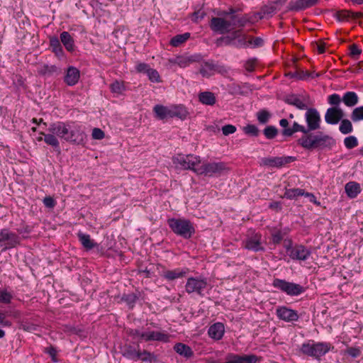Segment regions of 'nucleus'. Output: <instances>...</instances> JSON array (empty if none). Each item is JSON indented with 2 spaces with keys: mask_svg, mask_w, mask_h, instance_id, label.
<instances>
[{
  "mask_svg": "<svg viewBox=\"0 0 363 363\" xmlns=\"http://www.w3.org/2000/svg\"><path fill=\"white\" fill-rule=\"evenodd\" d=\"M307 125L294 121L291 127L286 118L279 121V125L283 128L281 135L284 137H291L297 132L302 133L301 137L297 140V145L304 150H331L336 145V140L332 136L321 131L314 132L320 128L321 118L320 113L315 108H308L305 113Z\"/></svg>",
  "mask_w": 363,
  "mask_h": 363,
  "instance_id": "nucleus-1",
  "label": "nucleus"
},
{
  "mask_svg": "<svg viewBox=\"0 0 363 363\" xmlns=\"http://www.w3.org/2000/svg\"><path fill=\"white\" fill-rule=\"evenodd\" d=\"M216 44L218 47L223 45H233L238 48H247L250 45L253 48H259L264 45V40L260 37L250 38L247 40L246 34L243 33L242 29H238L234 30L228 35H223L218 38Z\"/></svg>",
  "mask_w": 363,
  "mask_h": 363,
  "instance_id": "nucleus-2",
  "label": "nucleus"
},
{
  "mask_svg": "<svg viewBox=\"0 0 363 363\" xmlns=\"http://www.w3.org/2000/svg\"><path fill=\"white\" fill-rule=\"evenodd\" d=\"M209 27L216 33L228 35L234 30L242 29L245 27V21L244 18L235 16L232 20L222 17H212Z\"/></svg>",
  "mask_w": 363,
  "mask_h": 363,
  "instance_id": "nucleus-3",
  "label": "nucleus"
},
{
  "mask_svg": "<svg viewBox=\"0 0 363 363\" xmlns=\"http://www.w3.org/2000/svg\"><path fill=\"white\" fill-rule=\"evenodd\" d=\"M333 349L334 346H333L330 342H315L314 340H310L301 345L299 352L302 354L320 360L321 357L324 356L326 353Z\"/></svg>",
  "mask_w": 363,
  "mask_h": 363,
  "instance_id": "nucleus-4",
  "label": "nucleus"
},
{
  "mask_svg": "<svg viewBox=\"0 0 363 363\" xmlns=\"http://www.w3.org/2000/svg\"><path fill=\"white\" fill-rule=\"evenodd\" d=\"M167 224L175 235L185 240L191 238L196 233L193 223L189 219L170 218L167 219Z\"/></svg>",
  "mask_w": 363,
  "mask_h": 363,
  "instance_id": "nucleus-5",
  "label": "nucleus"
},
{
  "mask_svg": "<svg viewBox=\"0 0 363 363\" xmlns=\"http://www.w3.org/2000/svg\"><path fill=\"white\" fill-rule=\"evenodd\" d=\"M68 135L66 142L72 145L84 147L87 142V135L85 133V126L76 121H69Z\"/></svg>",
  "mask_w": 363,
  "mask_h": 363,
  "instance_id": "nucleus-6",
  "label": "nucleus"
},
{
  "mask_svg": "<svg viewBox=\"0 0 363 363\" xmlns=\"http://www.w3.org/2000/svg\"><path fill=\"white\" fill-rule=\"evenodd\" d=\"M272 286L279 291L289 296H298L306 291V287L303 286L286 281L279 278H274Z\"/></svg>",
  "mask_w": 363,
  "mask_h": 363,
  "instance_id": "nucleus-7",
  "label": "nucleus"
},
{
  "mask_svg": "<svg viewBox=\"0 0 363 363\" xmlns=\"http://www.w3.org/2000/svg\"><path fill=\"white\" fill-rule=\"evenodd\" d=\"M172 162L177 167L181 169L191 170L196 173L199 164H201V158L199 156L194 155L179 154L172 158Z\"/></svg>",
  "mask_w": 363,
  "mask_h": 363,
  "instance_id": "nucleus-8",
  "label": "nucleus"
},
{
  "mask_svg": "<svg viewBox=\"0 0 363 363\" xmlns=\"http://www.w3.org/2000/svg\"><path fill=\"white\" fill-rule=\"evenodd\" d=\"M227 164L223 162H203L196 170L197 175L205 177L220 176L223 172L228 170Z\"/></svg>",
  "mask_w": 363,
  "mask_h": 363,
  "instance_id": "nucleus-9",
  "label": "nucleus"
},
{
  "mask_svg": "<svg viewBox=\"0 0 363 363\" xmlns=\"http://www.w3.org/2000/svg\"><path fill=\"white\" fill-rule=\"evenodd\" d=\"M208 287L207 279L201 277H191L186 280L185 291L187 294H196L198 296H204V291Z\"/></svg>",
  "mask_w": 363,
  "mask_h": 363,
  "instance_id": "nucleus-10",
  "label": "nucleus"
},
{
  "mask_svg": "<svg viewBox=\"0 0 363 363\" xmlns=\"http://www.w3.org/2000/svg\"><path fill=\"white\" fill-rule=\"evenodd\" d=\"M21 238L18 234L13 233L8 228L0 230V247H2L1 252L15 248L21 244Z\"/></svg>",
  "mask_w": 363,
  "mask_h": 363,
  "instance_id": "nucleus-11",
  "label": "nucleus"
},
{
  "mask_svg": "<svg viewBox=\"0 0 363 363\" xmlns=\"http://www.w3.org/2000/svg\"><path fill=\"white\" fill-rule=\"evenodd\" d=\"M286 252L293 260L306 261L311 255V249L303 245L286 247Z\"/></svg>",
  "mask_w": 363,
  "mask_h": 363,
  "instance_id": "nucleus-12",
  "label": "nucleus"
},
{
  "mask_svg": "<svg viewBox=\"0 0 363 363\" xmlns=\"http://www.w3.org/2000/svg\"><path fill=\"white\" fill-rule=\"evenodd\" d=\"M262 357L254 354H239L235 353H228L225 356L223 363H257L262 360Z\"/></svg>",
  "mask_w": 363,
  "mask_h": 363,
  "instance_id": "nucleus-13",
  "label": "nucleus"
},
{
  "mask_svg": "<svg viewBox=\"0 0 363 363\" xmlns=\"http://www.w3.org/2000/svg\"><path fill=\"white\" fill-rule=\"evenodd\" d=\"M296 160V157L293 156L263 157L261 159L260 165L268 167L281 168Z\"/></svg>",
  "mask_w": 363,
  "mask_h": 363,
  "instance_id": "nucleus-14",
  "label": "nucleus"
},
{
  "mask_svg": "<svg viewBox=\"0 0 363 363\" xmlns=\"http://www.w3.org/2000/svg\"><path fill=\"white\" fill-rule=\"evenodd\" d=\"M262 235L259 233H254L251 236L247 237L243 242L244 247L248 250L253 252H264V247L261 242Z\"/></svg>",
  "mask_w": 363,
  "mask_h": 363,
  "instance_id": "nucleus-15",
  "label": "nucleus"
},
{
  "mask_svg": "<svg viewBox=\"0 0 363 363\" xmlns=\"http://www.w3.org/2000/svg\"><path fill=\"white\" fill-rule=\"evenodd\" d=\"M276 315L279 320L285 322H294L297 321L299 318L297 311L285 306L277 307L276 309Z\"/></svg>",
  "mask_w": 363,
  "mask_h": 363,
  "instance_id": "nucleus-16",
  "label": "nucleus"
},
{
  "mask_svg": "<svg viewBox=\"0 0 363 363\" xmlns=\"http://www.w3.org/2000/svg\"><path fill=\"white\" fill-rule=\"evenodd\" d=\"M310 97L308 95L302 96L301 97L297 94H290L286 96L284 101L289 104L295 106L300 110H307L308 108L307 104H309Z\"/></svg>",
  "mask_w": 363,
  "mask_h": 363,
  "instance_id": "nucleus-17",
  "label": "nucleus"
},
{
  "mask_svg": "<svg viewBox=\"0 0 363 363\" xmlns=\"http://www.w3.org/2000/svg\"><path fill=\"white\" fill-rule=\"evenodd\" d=\"M69 126V121L66 122L57 121L50 123L48 130L49 133L55 134L57 137L66 141V138L68 135Z\"/></svg>",
  "mask_w": 363,
  "mask_h": 363,
  "instance_id": "nucleus-18",
  "label": "nucleus"
},
{
  "mask_svg": "<svg viewBox=\"0 0 363 363\" xmlns=\"http://www.w3.org/2000/svg\"><path fill=\"white\" fill-rule=\"evenodd\" d=\"M345 113L340 107L328 108L325 114V121L328 124H337L344 117Z\"/></svg>",
  "mask_w": 363,
  "mask_h": 363,
  "instance_id": "nucleus-19",
  "label": "nucleus"
},
{
  "mask_svg": "<svg viewBox=\"0 0 363 363\" xmlns=\"http://www.w3.org/2000/svg\"><path fill=\"white\" fill-rule=\"evenodd\" d=\"M320 0H294L291 1L288 4V10L298 12L311 8L319 2Z\"/></svg>",
  "mask_w": 363,
  "mask_h": 363,
  "instance_id": "nucleus-20",
  "label": "nucleus"
},
{
  "mask_svg": "<svg viewBox=\"0 0 363 363\" xmlns=\"http://www.w3.org/2000/svg\"><path fill=\"white\" fill-rule=\"evenodd\" d=\"M189 272L190 270L187 267L176 268L172 270L164 269L160 275L167 281H171L186 277Z\"/></svg>",
  "mask_w": 363,
  "mask_h": 363,
  "instance_id": "nucleus-21",
  "label": "nucleus"
},
{
  "mask_svg": "<svg viewBox=\"0 0 363 363\" xmlns=\"http://www.w3.org/2000/svg\"><path fill=\"white\" fill-rule=\"evenodd\" d=\"M80 78L79 70L73 66L67 67L64 77V82L70 86L76 85Z\"/></svg>",
  "mask_w": 363,
  "mask_h": 363,
  "instance_id": "nucleus-22",
  "label": "nucleus"
},
{
  "mask_svg": "<svg viewBox=\"0 0 363 363\" xmlns=\"http://www.w3.org/2000/svg\"><path fill=\"white\" fill-rule=\"evenodd\" d=\"M40 136L37 138V140L38 142L44 140V142L51 147H53V149L55 151H59L60 150V142L57 138V135L55 134L49 133H45L43 132L40 133Z\"/></svg>",
  "mask_w": 363,
  "mask_h": 363,
  "instance_id": "nucleus-23",
  "label": "nucleus"
},
{
  "mask_svg": "<svg viewBox=\"0 0 363 363\" xmlns=\"http://www.w3.org/2000/svg\"><path fill=\"white\" fill-rule=\"evenodd\" d=\"M169 336L168 334L157 331L143 333V334L141 335V340H144L146 342L160 341L163 342H167L169 341Z\"/></svg>",
  "mask_w": 363,
  "mask_h": 363,
  "instance_id": "nucleus-24",
  "label": "nucleus"
},
{
  "mask_svg": "<svg viewBox=\"0 0 363 363\" xmlns=\"http://www.w3.org/2000/svg\"><path fill=\"white\" fill-rule=\"evenodd\" d=\"M225 327L223 323L218 322L211 325L208 330L210 337L215 340H220L223 337Z\"/></svg>",
  "mask_w": 363,
  "mask_h": 363,
  "instance_id": "nucleus-25",
  "label": "nucleus"
},
{
  "mask_svg": "<svg viewBox=\"0 0 363 363\" xmlns=\"http://www.w3.org/2000/svg\"><path fill=\"white\" fill-rule=\"evenodd\" d=\"M49 45L51 51L58 58H61L65 56V52L61 45L60 38L59 39L57 36L49 37Z\"/></svg>",
  "mask_w": 363,
  "mask_h": 363,
  "instance_id": "nucleus-26",
  "label": "nucleus"
},
{
  "mask_svg": "<svg viewBox=\"0 0 363 363\" xmlns=\"http://www.w3.org/2000/svg\"><path fill=\"white\" fill-rule=\"evenodd\" d=\"M60 41L66 50L72 52L75 50L74 40L70 33L67 31H63L60 33Z\"/></svg>",
  "mask_w": 363,
  "mask_h": 363,
  "instance_id": "nucleus-27",
  "label": "nucleus"
},
{
  "mask_svg": "<svg viewBox=\"0 0 363 363\" xmlns=\"http://www.w3.org/2000/svg\"><path fill=\"white\" fill-rule=\"evenodd\" d=\"M345 190L349 198L354 199L360 194L362 189L359 183L356 182H349L345 184Z\"/></svg>",
  "mask_w": 363,
  "mask_h": 363,
  "instance_id": "nucleus-28",
  "label": "nucleus"
},
{
  "mask_svg": "<svg viewBox=\"0 0 363 363\" xmlns=\"http://www.w3.org/2000/svg\"><path fill=\"white\" fill-rule=\"evenodd\" d=\"M19 324L20 329L30 333L37 331L39 327V323L35 320H31L28 318H23Z\"/></svg>",
  "mask_w": 363,
  "mask_h": 363,
  "instance_id": "nucleus-29",
  "label": "nucleus"
},
{
  "mask_svg": "<svg viewBox=\"0 0 363 363\" xmlns=\"http://www.w3.org/2000/svg\"><path fill=\"white\" fill-rule=\"evenodd\" d=\"M199 101L204 105L213 106L216 103L215 94L208 91H201L198 95Z\"/></svg>",
  "mask_w": 363,
  "mask_h": 363,
  "instance_id": "nucleus-30",
  "label": "nucleus"
},
{
  "mask_svg": "<svg viewBox=\"0 0 363 363\" xmlns=\"http://www.w3.org/2000/svg\"><path fill=\"white\" fill-rule=\"evenodd\" d=\"M174 350L177 353L186 359H189L194 355V352L191 348L189 345L182 342L175 344Z\"/></svg>",
  "mask_w": 363,
  "mask_h": 363,
  "instance_id": "nucleus-31",
  "label": "nucleus"
},
{
  "mask_svg": "<svg viewBox=\"0 0 363 363\" xmlns=\"http://www.w3.org/2000/svg\"><path fill=\"white\" fill-rule=\"evenodd\" d=\"M189 112L186 108L183 105L174 106L170 108V118H179L182 120L186 118Z\"/></svg>",
  "mask_w": 363,
  "mask_h": 363,
  "instance_id": "nucleus-32",
  "label": "nucleus"
},
{
  "mask_svg": "<svg viewBox=\"0 0 363 363\" xmlns=\"http://www.w3.org/2000/svg\"><path fill=\"white\" fill-rule=\"evenodd\" d=\"M77 238L82 246L87 250L93 249L96 245V243L94 241V240L91 239V237L89 234L79 232L77 233Z\"/></svg>",
  "mask_w": 363,
  "mask_h": 363,
  "instance_id": "nucleus-33",
  "label": "nucleus"
},
{
  "mask_svg": "<svg viewBox=\"0 0 363 363\" xmlns=\"http://www.w3.org/2000/svg\"><path fill=\"white\" fill-rule=\"evenodd\" d=\"M155 117L159 120H164L167 117L170 118V108L163 105H155L153 108Z\"/></svg>",
  "mask_w": 363,
  "mask_h": 363,
  "instance_id": "nucleus-34",
  "label": "nucleus"
},
{
  "mask_svg": "<svg viewBox=\"0 0 363 363\" xmlns=\"http://www.w3.org/2000/svg\"><path fill=\"white\" fill-rule=\"evenodd\" d=\"M359 101L357 94L354 91H347L342 96V102L348 107L354 106Z\"/></svg>",
  "mask_w": 363,
  "mask_h": 363,
  "instance_id": "nucleus-35",
  "label": "nucleus"
},
{
  "mask_svg": "<svg viewBox=\"0 0 363 363\" xmlns=\"http://www.w3.org/2000/svg\"><path fill=\"white\" fill-rule=\"evenodd\" d=\"M139 344L137 345V347L130 345H125L123 349V356L133 360H137L139 352Z\"/></svg>",
  "mask_w": 363,
  "mask_h": 363,
  "instance_id": "nucleus-36",
  "label": "nucleus"
},
{
  "mask_svg": "<svg viewBox=\"0 0 363 363\" xmlns=\"http://www.w3.org/2000/svg\"><path fill=\"white\" fill-rule=\"evenodd\" d=\"M139 299V295L135 293L123 294L121 296V301L125 302L128 309L133 310L137 301Z\"/></svg>",
  "mask_w": 363,
  "mask_h": 363,
  "instance_id": "nucleus-37",
  "label": "nucleus"
},
{
  "mask_svg": "<svg viewBox=\"0 0 363 363\" xmlns=\"http://www.w3.org/2000/svg\"><path fill=\"white\" fill-rule=\"evenodd\" d=\"M111 91L113 94H123L128 90L125 83L123 81L115 80L109 86Z\"/></svg>",
  "mask_w": 363,
  "mask_h": 363,
  "instance_id": "nucleus-38",
  "label": "nucleus"
},
{
  "mask_svg": "<svg viewBox=\"0 0 363 363\" xmlns=\"http://www.w3.org/2000/svg\"><path fill=\"white\" fill-rule=\"evenodd\" d=\"M305 190L299 188L286 189L283 198L294 199L298 196H304Z\"/></svg>",
  "mask_w": 363,
  "mask_h": 363,
  "instance_id": "nucleus-39",
  "label": "nucleus"
},
{
  "mask_svg": "<svg viewBox=\"0 0 363 363\" xmlns=\"http://www.w3.org/2000/svg\"><path fill=\"white\" fill-rule=\"evenodd\" d=\"M271 242L274 245H279L281 242L284 239V235L287 233V232H283L280 229H277L274 228L271 230Z\"/></svg>",
  "mask_w": 363,
  "mask_h": 363,
  "instance_id": "nucleus-40",
  "label": "nucleus"
},
{
  "mask_svg": "<svg viewBox=\"0 0 363 363\" xmlns=\"http://www.w3.org/2000/svg\"><path fill=\"white\" fill-rule=\"evenodd\" d=\"M190 35L189 33L177 35L172 38L169 44L173 47H179L185 43L190 38Z\"/></svg>",
  "mask_w": 363,
  "mask_h": 363,
  "instance_id": "nucleus-41",
  "label": "nucleus"
},
{
  "mask_svg": "<svg viewBox=\"0 0 363 363\" xmlns=\"http://www.w3.org/2000/svg\"><path fill=\"white\" fill-rule=\"evenodd\" d=\"M215 68L216 66L212 60L206 61L201 65V67L199 69V73L203 77H209L212 74L209 71H213L215 70Z\"/></svg>",
  "mask_w": 363,
  "mask_h": 363,
  "instance_id": "nucleus-42",
  "label": "nucleus"
},
{
  "mask_svg": "<svg viewBox=\"0 0 363 363\" xmlns=\"http://www.w3.org/2000/svg\"><path fill=\"white\" fill-rule=\"evenodd\" d=\"M138 357H137V360H141L143 362H156L157 359V357L150 352L144 350L143 351H140L138 352Z\"/></svg>",
  "mask_w": 363,
  "mask_h": 363,
  "instance_id": "nucleus-43",
  "label": "nucleus"
},
{
  "mask_svg": "<svg viewBox=\"0 0 363 363\" xmlns=\"http://www.w3.org/2000/svg\"><path fill=\"white\" fill-rule=\"evenodd\" d=\"M59 69L56 65H43L38 70V73L41 75L51 76L55 73L58 72Z\"/></svg>",
  "mask_w": 363,
  "mask_h": 363,
  "instance_id": "nucleus-44",
  "label": "nucleus"
},
{
  "mask_svg": "<svg viewBox=\"0 0 363 363\" xmlns=\"http://www.w3.org/2000/svg\"><path fill=\"white\" fill-rule=\"evenodd\" d=\"M200 56H191L189 58H184L182 57H178L177 58L176 63L180 67H186L189 66L191 62L199 61Z\"/></svg>",
  "mask_w": 363,
  "mask_h": 363,
  "instance_id": "nucleus-45",
  "label": "nucleus"
},
{
  "mask_svg": "<svg viewBox=\"0 0 363 363\" xmlns=\"http://www.w3.org/2000/svg\"><path fill=\"white\" fill-rule=\"evenodd\" d=\"M13 299V294L6 288L0 289V303L10 304Z\"/></svg>",
  "mask_w": 363,
  "mask_h": 363,
  "instance_id": "nucleus-46",
  "label": "nucleus"
},
{
  "mask_svg": "<svg viewBox=\"0 0 363 363\" xmlns=\"http://www.w3.org/2000/svg\"><path fill=\"white\" fill-rule=\"evenodd\" d=\"M339 130L342 134H349L353 130L352 124L348 119H342Z\"/></svg>",
  "mask_w": 363,
  "mask_h": 363,
  "instance_id": "nucleus-47",
  "label": "nucleus"
},
{
  "mask_svg": "<svg viewBox=\"0 0 363 363\" xmlns=\"http://www.w3.org/2000/svg\"><path fill=\"white\" fill-rule=\"evenodd\" d=\"M224 16L228 17V20H232V18L233 17H238V18H244V21H245V26H246V24L250 22V19L249 18L247 17V15H240V14H237L236 13V10L233 8H230L228 9V11H224L223 13Z\"/></svg>",
  "mask_w": 363,
  "mask_h": 363,
  "instance_id": "nucleus-48",
  "label": "nucleus"
},
{
  "mask_svg": "<svg viewBox=\"0 0 363 363\" xmlns=\"http://www.w3.org/2000/svg\"><path fill=\"white\" fill-rule=\"evenodd\" d=\"M263 134L267 139L272 140L278 135V129L274 125H268L263 130Z\"/></svg>",
  "mask_w": 363,
  "mask_h": 363,
  "instance_id": "nucleus-49",
  "label": "nucleus"
},
{
  "mask_svg": "<svg viewBox=\"0 0 363 363\" xmlns=\"http://www.w3.org/2000/svg\"><path fill=\"white\" fill-rule=\"evenodd\" d=\"M257 118L259 123L266 124L271 118V114L267 110L262 109L257 113Z\"/></svg>",
  "mask_w": 363,
  "mask_h": 363,
  "instance_id": "nucleus-50",
  "label": "nucleus"
},
{
  "mask_svg": "<svg viewBox=\"0 0 363 363\" xmlns=\"http://www.w3.org/2000/svg\"><path fill=\"white\" fill-rule=\"evenodd\" d=\"M243 132L250 136L257 137L259 134V128L253 124H247L242 128Z\"/></svg>",
  "mask_w": 363,
  "mask_h": 363,
  "instance_id": "nucleus-51",
  "label": "nucleus"
},
{
  "mask_svg": "<svg viewBox=\"0 0 363 363\" xmlns=\"http://www.w3.org/2000/svg\"><path fill=\"white\" fill-rule=\"evenodd\" d=\"M362 354V350L359 347H347L344 351V355H348L353 359L357 358Z\"/></svg>",
  "mask_w": 363,
  "mask_h": 363,
  "instance_id": "nucleus-52",
  "label": "nucleus"
},
{
  "mask_svg": "<svg viewBox=\"0 0 363 363\" xmlns=\"http://www.w3.org/2000/svg\"><path fill=\"white\" fill-rule=\"evenodd\" d=\"M146 74L151 82L160 83L162 82L161 77L155 69L150 68Z\"/></svg>",
  "mask_w": 363,
  "mask_h": 363,
  "instance_id": "nucleus-53",
  "label": "nucleus"
},
{
  "mask_svg": "<svg viewBox=\"0 0 363 363\" xmlns=\"http://www.w3.org/2000/svg\"><path fill=\"white\" fill-rule=\"evenodd\" d=\"M344 145L349 150L353 149L358 145L357 138L354 135L346 137L344 139Z\"/></svg>",
  "mask_w": 363,
  "mask_h": 363,
  "instance_id": "nucleus-54",
  "label": "nucleus"
},
{
  "mask_svg": "<svg viewBox=\"0 0 363 363\" xmlns=\"http://www.w3.org/2000/svg\"><path fill=\"white\" fill-rule=\"evenodd\" d=\"M351 118L354 122L363 120V106L355 108L352 111Z\"/></svg>",
  "mask_w": 363,
  "mask_h": 363,
  "instance_id": "nucleus-55",
  "label": "nucleus"
},
{
  "mask_svg": "<svg viewBox=\"0 0 363 363\" xmlns=\"http://www.w3.org/2000/svg\"><path fill=\"white\" fill-rule=\"evenodd\" d=\"M342 101V98L337 94H333L328 97V102L333 107H339L340 104Z\"/></svg>",
  "mask_w": 363,
  "mask_h": 363,
  "instance_id": "nucleus-56",
  "label": "nucleus"
},
{
  "mask_svg": "<svg viewBox=\"0 0 363 363\" xmlns=\"http://www.w3.org/2000/svg\"><path fill=\"white\" fill-rule=\"evenodd\" d=\"M350 11L341 10V11H338L335 13V18L338 21H347L349 18H350Z\"/></svg>",
  "mask_w": 363,
  "mask_h": 363,
  "instance_id": "nucleus-57",
  "label": "nucleus"
},
{
  "mask_svg": "<svg viewBox=\"0 0 363 363\" xmlns=\"http://www.w3.org/2000/svg\"><path fill=\"white\" fill-rule=\"evenodd\" d=\"M349 49L350 50V57L355 60H357L359 58V56L362 53V49H360L356 44L350 45Z\"/></svg>",
  "mask_w": 363,
  "mask_h": 363,
  "instance_id": "nucleus-58",
  "label": "nucleus"
},
{
  "mask_svg": "<svg viewBox=\"0 0 363 363\" xmlns=\"http://www.w3.org/2000/svg\"><path fill=\"white\" fill-rule=\"evenodd\" d=\"M44 352L50 355L52 362H57V350L55 349V347H54L53 346H50L48 347H45L44 350Z\"/></svg>",
  "mask_w": 363,
  "mask_h": 363,
  "instance_id": "nucleus-59",
  "label": "nucleus"
},
{
  "mask_svg": "<svg viewBox=\"0 0 363 363\" xmlns=\"http://www.w3.org/2000/svg\"><path fill=\"white\" fill-rule=\"evenodd\" d=\"M150 68V66L145 62H140L135 66V70L138 73L147 74Z\"/></svg>",
  "mask_w": 363,
  "mask_h": 363,
  "instance_id": "nucleus-60",
  "label": "nucleus"
},
{
  "mask_svg": "<svg viewBox=\"0 0 363 363\" xmlns=\"http://www.w3.org/2000/svg\"><path fill=\"white\" fill-rule=\"evenodd\" d=\"M91 136L94 140H102L105 138V133L101 128H94L92 130Z\"/></svg>",
  "mask_w": 363,
  "mask_h": 363,
  "instance_id": "nucleus-61",
  "label": "nucleus"
},
{
  "mask_svg": "<svg viewBox=\"0 0 363 363\" xmlns=\"http://www.w3.org/2000/svg\"><path fill=\"white\" fill-rule=\"evenodd\" d=\"M256 65H257V59H255V58L250 59L247 61H246V62L245 63V68L247 72H252L255 71Z\"/></svg>",
  "mask_w": 363,
  "mask_h": 363,
  "instance_id": "nucleus-62",
  "label": "nucleus"
},
{
  "mask_svg": "<svg viewBox=\"0 0 363 363\" xmlns=\"http://www.w3.org/2000/svg\"><path fill=\"white\" fill-rule=\"evenodd\" d=\"M43 202L44 203V205L47 207V208H53L55 205H56V201L55 200L48 196H45L43 200Z\"/></svg>",
  "mask_w": 363,
  "mask_h": 363,
  "instance_id": "nucleus-63",
  "label": "nucleus"
},
{
  "mask_svg": "<svg viewBox=\"0 0 363 363\" xmlns=\"http://www.w3.org/2000/svg\"><path fill=\"white\" fill-rule=\"evenodd\" d=\"M236 131V127L233 125H225L222 128V132L224 135L233 134Z\"/></svg>",
  "mask_w": 363,
  "mask_h": 363,
  "instance_id": "nucleus-64",
  "label": "nucleus"
}]
</instances>
